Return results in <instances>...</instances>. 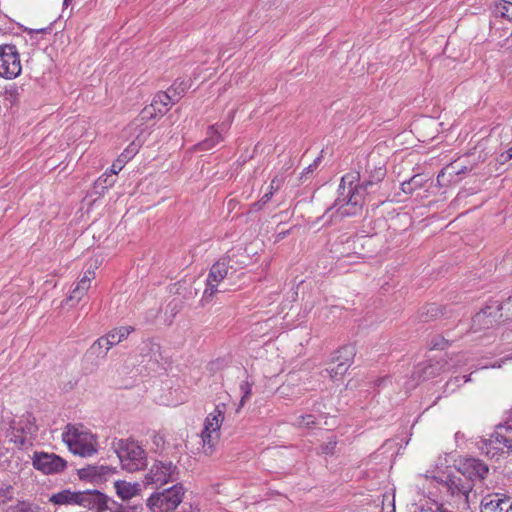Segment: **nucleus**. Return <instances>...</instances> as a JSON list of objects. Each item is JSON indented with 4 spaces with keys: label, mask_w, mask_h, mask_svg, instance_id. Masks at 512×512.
<instances>
[{
    "label": "nucleus",
    "mask_w": 512,
    "mask_h": 512,
    "mask_svg": "<svg viewBox=\"0 0 512 512\" xmlns=\"http://www.w3.org/2000/svg\"><path fill=\"white\" fill-rule=\"evenodd\" d=\"M112 348L111 345H109L108 340L105 338V336H102L98 338L87 350L86 356L88 358H91L95 361L96 364H98L99 361L104 360L108 351Z\"/></svg>",
    "instance_id": "23"
},
{
    "label": "nucleus",
    "mask_w": 512,
    "mask_h": 512,
    "mask_svg": "<svg viewBox=\"0 0 512 512\" xmlns=\"http://www.w3.org/2000/svg\"><path fill=\"white\" fill-rule=\"evenodd\" d=\"M234 118V111H230L227 116V120L223 121L219 125V129L211 126L207 132V138L200 144L202 150H208L213 148L216 144L223 140L222 132H226Z\"/></svg>",
    "instance_id": "20"
},
{
    "label": "nucleus",
    "mask_w": 512,
    "mask_h": 512,
    "mask_svg": "<svg viewBox=\"0 0 512 512\" xmlns=\"http://www.w3.org/2000/svg\"><path fill=\"white\" fill-rule=\"evenodd\" d=\"M62 438L69 450L75 455L89 457L97 452L95 435L82 425H67Z\"/></svg>",
    "instance_id": "3"
},
{
    "label": "nucleus",
    "mask_w": 512,
    "mask_h": 512,
    "mask_svg": "<svg viewBox=\"0 0 512 512\" xmlns=\"http://www.w3.org/2000/svg\"><path fill=\"white\" fill-rule=\"evenodd\" d=\"M38 507L28 501H18L8 508V512H37Z\"/></svg>",
    "instance_id": "33"
},
{
    "label": "nucleus",
    "mask_w": 512,
    "mask_h": 512,
    "mask_svg": "<svg viewBox=\"0 0 512 512\" xmlns=\"http://www.w3.org/2000/svg\"><path fill=\"white\" fill-rule=\"evenodd\" d=\"M272 196H273V192L272 191L265 192L258 204L260 206L265 205L267 202L270 201Z\"/></svg>",
    "instance_id": "45"
},
{
    "label": "nucleus",
    "mask_w": 512,
    "mask_h": 512,
    "mask_svg": "<svg viewBox=\"0 0 512 512\" xmlns=\"http://www.w3.org/2000/svg\"><path fill=\"white\" fill-rule=\"evenodd\" d=\"M500 300H489L484 308L477 312L472 318L471 330L478 332L488 329L503 319Z\"/></svg>",
    "instance_id": "9"
},
{
    "label": "nucleus",
    "mask_w": 512,
    "mask_h": 512,
    "mask_svg": "<svg viewBox=\"0 0 512 512\" xmlns=\"http://www.w3.org/2000/svg\"><path fill=\"white\" fill-rule=\"evenodd\" d=\"M501 312L504 313L503 320L512 319V294L505 300L500 301Z\"/></svg>",
    "instance_id": "37"
},
{
    "label": "nucleus",
    "mask_w": 512,
    "mask_h": 512,
    "mask_svg": "<svg viewBox=\"0 0 512 512\" xmlns=\"http://www.w3.org/2000/svg\"><path fill=\"white\" fill-rule=\"evenodd\" d=\"M335 445H336V442H329V444L326 445L325 448H323V452L326 454L332 453Z\"/></svg>",
    "instance_id": "47"
},
{
    "label": "nucleus",
    "mask_w": 512,
    "mask_h": 512,
    "mask_svg": "<svg viewBox=\"0 0 512 512\" xmlns=\"http://www.w3.org/2000/svg\"><path fill=\"white\" fill-rule=\"evenodd\" d=\"M229 266L228 261L221 259L214 263L210 268V272L207 277V286L204 290L202 300L208 302L211 300L213 295L218 292L219 283L228 275Z\"/></svg>",
    "instance_id": "12"
},
{
    "label": "nucleus",
    "mask_w": 512,
    "mask_h": 512,
    "mask_svg": "<svg viewBox=\"0 0 512 512\" xmlns=\"http://www.w3.org/2000/svg\"><path fill=\"white\" fill-rule=\"evenodd\" d=\"M136 153V147L131 146L127 148L119 157L116 159L112 166L111 172L112 175H117L125 166L126 162L132 157V155Z\"/></svg>",
    "instance_id": "28"
},
{
    "label": "nucleus",
    "mask_w": 512,
    "mask_h": 512,
    "mask_svg": "<svg viewBox=\"0 0 512 512\" xmlns=\"http://www.w3.org/2000/svg\"><path fill=\"white\" fill-rule=\"evenodd\" d=\"M275 190H276L275 186H273V185H270L269 188H268V191H272L273 193H274Z\"/></svg>",
    "instance_id": "53"
},
{
    "label": "nucleus",
    "mask_w": 512,
    "mask_h": 512,
    "mask_svg": "<svg viewBox=\"0 0 512 512\" xmlns=\"http://www.w3.org/2000/svg\"><path fill=\"white\" fill-rule=\"evenodd\" d=\"M439 461H440V462H439V464H437V468H438L440 471H442V467L444 466V463H443V461H442V459H441V458L439 459Z\"/></svg>",
    "instance_id": "50"
},
{
    "label": "nucleus",
    "mask_w": 512,
    "mask_h": 512,
    "mask_svg": "<svg viewBox=\"0 0 512 512\" xmlns=\"http://www.w3.org/2000/svg\"><path fill=\"white\" fill-rule=\"evenodd\" d=\"M468 361L469 357L466 353H459L454 357H451L450 360L446 361L444 364H440L439 362L436 364L429 363L423 367L420 378L426 380L435 377L441 371L464 367L468 365Z\"/></svg>",
    "instance_id": "15"
},
{
    "label": "nucleus",
    "mask_w": 512,
    "mask_h": 512,
    "mask_svg": "<svg viewBox=\"0 0 512 512\" xmlns=\"http://www.w3.org/2000/svg\"><path fill=\"white\" fill-rule=\"evenodd\" d=\"M113 486L120 503L132 504L134 499L142 495V484L139 482L119 479L114 481Z\"/></svg>",
    "instance_id": "18"
},
{
    "label": "nucleus",
    "mask_w": 512,
    "mask_h": 512,
    "mask_svg": "<svg viewBox=\"0 0 512 512\" xmlns=\"http://www.w3.org/2000/svg\"><path fill=\"white\" fill-rule=\"evenodd\" d=\"M493 13L496 17L512 20V2L501 0L495 4Z\"/></svg>",
    "instance_id": "31"
},
{
    "label": "nucleus",
    "mask_w": 512,
    "mask_h": 512,
    "mask_svg": "<svg viewBox=\"0 0 512 512\" xmlns=\"http://www.w3.org/2000/svg\"><path fill=\"white\" fill-rule=\"evenodd\" d=\"M112 447L124 470L136 472L146 466V451L138 442L132 439H116L113 441Z\"/></svg>",
    "instance_id": "2"
},
{
    "label": "nucleus",
    "mask_w": 512,
    "mask_h": 512,
    "mask_svg": "<svg viewBox=\"0 0 512 512\" xmlns=\"http://www.w3.org/2000/svg\"><path fill=\"white\" fill-rule=\"evenodd\" d=\"M462 380H463V382H468V381H470V377H465V376L464 377H460V376H457V377H455L453 379H450L447 382L446 386H447V388H451L450 389L451 391H454L455 387H459L460 386Z\"/></svg>",
    "instance_id": "40"
},
{
    "label": "nucleus",
    "mask_w": 512,
    "mask_h": 512,
    "mask_svg": "<svg viewBox=\"0 0 512 512\" xmlns=\"http://www.w3.org/2000/svg\"><path fill=\"white\" fill-rule=\"evenodd\" d=\"M388 379L387 378H382V379H379L378 380V385H381V384H384L385 382H387Z\"/></svg>",
    "instance_id": "52"
},
{
    "label": "nucleus",
    "mask_w": 512,
    "mask_h": 512,
    "mask_svg": "<svg viewBox=\"0 0 512 512\" xmlns=\"http://www.w3.org/2000/svg\"><path fill=\"white\" fill-rule=\"evenodd\" d=\"M281 183H282V179L275 177L274 179H272L270 185L275 186V189H279L281 186Z\"/></svg>",
    "instance_id": "48"
},
{
    "label": "nucleus",
    "mask_w": 512,
    "mask_h": 512,
    "mask_svg": "<svg viewBox=\"0 0 512 512\" xmlns=\"http://www.w3.org/2000/svg\"><path fill=\"white\" fill-rule=\"evenodd\" d=\"M225 405H217L210 412L204 421V428L201 432V443L203 453L207 456L212 455L220 439V428L224 421Z\"/></svg>",
    "instance_id": "5"
},
{
    "label": "nucleus",
    "mask_w": 512,
    "mask_h": 512,
    "mask_svg": "<svg viewBox=\"0 0 512 512\" xmlns=\"http://www.w3.org/2000/svg\"><path fill=\"white\" fill-rule=\"evenodd\" d=\"M174 103L175 101L172 94L167 91L159 92L153 97L151 104L142 110V119H151L158 115L162 116Z\"/></svg>",
    "instance_id": "16"
},
{
    "label": "nucleus",
    "mask_w": 512,
    "mask_h": 512,
    "mask_svg": "<svg viewBox=\"0 0 512 512\" xmlns=\"http://www.w3.org/2000/svg\"><path fill=\"white\" fill-rule=\"evenodd\" d=\"M425 179L421 175H414L409 180L401 183V190L406 194H412L414 191L422 188Z\"/></svg>",
    "instance_id": "30"
},
{
    "label": "nucleus",
    "mask_w": 512,
    "mask_h": 512,
    "mask_svg": "<svg viewBox=\"0 0 512 512\" xmlns=\"http://www.w3.org/2000/svg\"><path fill=\"white\" fill-rule=\"evenodd\" d=\"M479 449L490 458H498L512 450V437L498 424L489 438L480 441Z\"/></svg>",
    "instance_id": "8"
},
{
    "label": "nucleus",
    "mask_w": 512,
    "mask_h": 512,
    "mask_svg": "<svg viewBox=\"0 0 512 512\" xmlns=\"http://www.w3.org/2000/svg\"><path fill=\"white\" fill-rule=\"evenodd\" d=\"M79 491L63 489L49 497V502L54 505H78Z\"/></svg>",
    "instance_id": "25"
},
{
    "label": "nucleus",
    "mask_w": 512,
    "mask_h": 512,
    "mask_svg": "<svg viewBox=\"0 0 512 512\" xmlns=\"http://www.w3.org/2000/svg\"><path fill=\"white\" fill-rule=\"evenodd\" d=\"M467 171V167L466 166H462L460 168H458L456 165H449L447 167H445L437 176V180L438 182H441L442 178L445 176V174H449L450 176H453V175H460L462 173H465Z\"/></svg>",
    "instance_id": "34"
},
{
    "label": "nucleus",
    "mask_w": 512,
    "mask_h": 512,
    "mask_svg": "<svg viewBox=\"0 0 512 512\" xmlns=\"http://www.w3.org/2000/svg\"><path fill=\"white\" fill-rule=\"evenodd\" d=\"M94 278L95 271L90 269L87 270L71 290L70 295L67 298V302H72V305L78 303L91 287V281Z\"/></svg>",
    "instance_id": "22"
},
{
    "label": "nucleus",
    "mask_w": 512,
    "mask_h": 512,
    "mask_svg": "<svg viewBox=\"0 0 512 512\" xmlns=\"http://www.w3.org/2000/svg\"><path fill=\"white\" fill-rule=\"evenodd\" d=\"M481 512H512V497L495 494L484 498Z\"/></svg>",
    "instance_id": "19"
},
{
    "label": "nucleus",
    "mask_w": 512,
    "mask_h": 512,
    "mask_svg": "<svg viewBox=\"0 0 512 512\" xmlns=\"http://www.w3.org/2000/svg\"><path fill=\"white\" fill-rule=\"evenodd\" d=\"M499 425L507 430V433L512 437V410L509 412L504 423H500Z\"/></svg>",
    "instance_id": "41"
},
{
    "label": "nucleus",
    "mask_w": 512,
    "mask_h": 512,
    "mask_svg": "<svg viewBox=\"0 0 512 512\" xmlns=\"http://www.w3.org/2000/svg\"><path fill=\"white\" fill-rule=\"evenodd\" d=\"M132 331H134L132 326H122L108 332L105 338L108 340L109 345L113 347L126 339Z\"/></svg>",
    "instance_id": "27"
},
{
    "label": "nucleus",
    "mask_w": 512,
    "mask_h": 512,
    "mask_svg": "<svg viewBox=\"0 0 512 512\" xmlns=\"http://www.w3.org/2000/svg\"><path fill=\"white\" fill-rule=\"evenodd\" d=\"M412 512H436V511L433 508V505L426 503V504H421V505H415L414 510Z\"/></svg>",
    "instance_id": "42"
},
{
    "label": "nucleus",
    "mask_w": 512,
    "mask_h": 512,
    "mask_svg": "<svg viewBox=\"0 0 512 512\" xmlns=\"http://www.w3.org/2000/svg\"><path fill=\"white\" fill-rule=\"evenodd\" d=\"M117 469L108 465H89L79 470V477L88 480L96 485H100L111 478Z\"/></svg>",
    "instance_id": "17"
},
{
    "label": "nucleus",
    "mask_w": 512,
    "mask_h": 512,
    "mask_svg": "<svg viewBox=\"0 0 512 512\" xmlns=\"http://www.w3.org/2000/svg\"><path fill=\"white\" fill-rule=\"evenodd\" d=\"M6 436L8 437L9 441L14 443L20 448H27L28 446H31L28 443L27 436L22 435L16 429L11 428V425H9V429L7 431Z\"/></svg>",
    "instance_id": "32"
},
{
    "label": "nucleus",
    "mask_w": 512,
    "mask_h": 512,
    "mask_svg": "<svg viewBox=\"0 0 512 512\" xmlns=\"http://www.w3.org/2000/svg\"><path fill=\"white\" fill-rule=\"evenodd\" d=\"M252 387L253 383L249 381H244L240 384V391L242 393L241 400H240V407H242L245 402L250 398L252 395Z\"/></svg>",
    "instance_id": "36"
},
{
    "label": "nucleus",
    "mask_w": 512,
    "mask_h": 512,
    "mask_svg": "<svg viewBox=\"0 0 512 512\" xmlns=\"http://www.w3.org/2000/svg\"><path fill=\"white\" fill-rule=\"evenodd\" d=\"M417 480L419 482L429 481L431 484L436 482L443 489H446L448 492L455 496L468 497V494L473 488V480L468 478L465 473L460 472L453 475H447L445 479L444 476L440 475H419Z\"/></svg>",
    "instance_id": "6"
},
{
    "label": "nucleus",
    "mask_w": 512,
    "mask_h": 512,
    "mask_svg": "<svg viewBox=\"0 0 512 512\" xmlns=\"http://www.w3.org/2000/svg\"><path fill=\"white\" fill-rule=\"evenodd\" d=\"M275 190H276L275 186H273V185H270L269 188H268V191H272L273 193H274Z\"/></svg>",
    "instance_id": "54"
},
{
    "label": "nucleus",
    "mask_w": 512,
    "mask_h": 512,
    "mask_svg": "<svg viewBox=\"0 0 512 512\" xmlns=\"http://www.w3.org/2000/svg\"><path fill=\"white\" fill-rule=\"evenodd\" d=\"M10 425L11 428L16 429V431L22 435L27 436L28 443L32 445V439L37 432L35 418L32 414L26 413L22 415L18 420L11 421Z\"/></svg>",
    "instance_id": "21"
},
{
    "label": "nucleus",
    "mask_w": 512,
    "mask_h": 512,
    "mask_svg": "<svg viewBox=\"0 0 512 512\" xmlns=\"http://www.w3.org/2000/svg\"><path fill=\"white\" fill-rule=\"evenodd\" d=\"M319 162H320V157L316 158L314 163L308 166L307 170L309 172L313 171V169H315L318 166Z\"/></svg>",
    "instance_id": "49"
},
{
    "label": "nucleus",
    "mask_w": 512,
    "mask_h": 512,
    "mask_svg": "<svg viewBox=\"0 0 512 512\" xmlns=\"http://www.w3.org/2000/svg\"><path fill=\"white\" fill-rule=\"evenodd\" d=\"M22 70L19 53L14 45L0 46V76L14 79Z\"/></svg>",
    "instance_id": "10"
},
{
    "label": "nucleus",
    "mask_w": 512,
    "mask_h": 512,
    "mask_svg": "<svg viewBox=\"0 0 512 512\" xmlns=\"http://www.w3.org/2000/svg\"><path fill=\"white\" fill-rule=\"evenodd\" d=\"M378 174L379 176L375 181L369 180L363 184L355 185L354 183L358 181V174L350 173L344 175L339 185L338 197L329 211L335 210V213L340 217L359 215L365 203L368 187L379 182L384 175L381 169L378 171Z\"/></svg>",
    "instance_id": "1"
},
{
    "label": "nucleus",
    "mask_w": 512,
    "mask_h": 512,
    "mask_svg": "<svg viewBox=\"0 0 512 512\" xmlns=\"http://www.w3.org/2000/svg\"><path fill=\"white\" fill-rule=\"evenodd\" d=\"M32 465L43 474H56L64 471L67 462L54 453L35 452L32 457Z\"/></svg>",
    "instance_id": "11"
},
{
    "label": "nucleus",
    "mask_w": 512,
    "mask_h": 512,
    "mask_svg": "<svg viewBox=\"0 0 512 512\" xmlns=\"http://www.w3.org/2000/svg\"><path fill=\"white\" fill-rule=\"evenodd\" d=\"M296 425L299 427H312L315 425V417L313 415H301L297 418Z\"/></svg>",
    "instance_id": "39"
},
{
    "label": "nucleus",
    "mask_w": 512,
    "mask_h": 512,
    "mask_svg": "<svg viewBox=\"0 0 512 512\" xmlns=\"http://www.w3.org/2000/svg\"><path fill=\"white\" fill-rule=\"evenodd\" d=\"M465 474L467 473V477L473 480L477 478L478 480H483L488 473V466L478 459H469L464 464Z\"/></svg>",
    "instance_id": "24"
},
{
    "label": "nucleus",
    "mask_w": 512,
    "mask_h": 512,
    "mask_svg": "<svg viewBox=\"0 0 512 512\" xmlns=\"http://www.w3.org/2000/svg\"><path fill=\"white\" fill-rule=\"evenodd\" d=\"M447 345H448V341L440 335L433 337L430 341L431 349L443 350L444 348L447 347Z\"/></svg>",
    "instance_id": "38"
},
{
    "label": "nucleus",
    "mask_w": 512,
    "mask_h": 512,
    "mask_svg": "<svg viewBox=\"0 0 512 512\" xmlns=\"http://www.w3.org/2000/svg\"><path fill=\"white\" fill-rule=\"evenodd\" d=\"M510 159H512V146L506 152L500 154L499 161L504 163Z\"/></svg>",
    "instance_id": "44"
},
{
    "label": "nucleus",
    "mask_w": 512,
    "mask_h": 512,
    "mask_svg": "<svg viewBox=\"0 0 512 512\" xmlns=\"http://www.w3.org/2000/svg\"><path fill=\"white\" fill-rule=\"evenodd\" d=\"M177 466L168 460H155L144 475V485L160 488L178 480Z\"/></svg>",
    "instance_id": "7"
},
{
    "label": "nucleus",
    "mask_w": 512,
    "mask_h": 512,
    "mask_svg": "<svg viewBox=\"0 0 512 512\" xmlns=\"http://www.w3.org/2000/svg\"><path fill=\"white\" fill-rule=\"evenodd\" d=\"M422 492H423V493H428V494H431V493H432V492H431V490H430L429 488H426L425 486H423V488H422Z\"/></svg>",
    "instance_id": "51"
},
{
    "label": "nucleus",
    "mask_w": 512,
    "mask_h": 512,
    "mask_svg": "<svg viewBox=\"0 0 512 512\" xmlns=\"http://www.w3.org/2000/svg\"><path fill=\"white\" fill-rule=\"evenodd\" d=\"M115 175H112L111 170L109 172H105L100 178V181H103L108 186H111L114 183V177Z\"/></svg>",
    "instance_id": "43"
},
{
    "label": "nucleus",
    "mask_w": 512,
    "mask_h": 512,
    "mask_svg": "<svg viewBox=\"0 0 512 512\" xmlns=\"http://www.w3.org/2000/svg\"><path fill=\"white\" fill-rule=\"evenodd\" d=\"M152 441L156 445L157 448L160 447V445H162L164 443V440H163L162 436H160V435H154Z\"/></svg>",
    "instance_id": "46"
},
{
    "label": "nucleus",
    "mask_w": 512,
    "mask_h": 512,
    "mask_svg": "<svg viewBox=\"0 0 512 512\" xmlns=\"http://www.w3.org/2000/svg\"><path fill=\"white\" fill-rule=\"evenodd\" d=\"M107 511H109V512H142L143 511V503L141 500H139V501L134 500V502L132 504H125V503H120V502L112 499Z\"/></svg>",
    "instance_id": "26"
},
{
    "label": "nucleus",
    "mask_w": 512,
    "mask_h": 512,
    "mask_svg": "<svg viewBox=\"0 0 512 512\" xmlns=\"http://www.w3.org/2000/svg\"><path fill=\"white\" fill-rule=\"evenodd\" d=\"M112 498L98 490L79 491L78 506L94 512H105Z\"/></svg>",
    "instance_id": "14"
},
{
    "label": "nucleus",
    "mask_w": 512,
    "mask_h": 512,
    "mask_svg": "<svg viewBox=\"0 0 512 512\" xmlns=\"http://www.w3.org/2000/svg\"><path fill=\"white\" fill-rule=\"evenodd\" d=\"M185 489L177 483L169 488L153 492L145 501L149 512H171L183 501Z\"/></svg>",
    "instance_id": "4"
},
{
    "label": "nucleus",
    "mask_w": 512,
    "mask_h": 512,
    "mask_svg": "<svg viewBox=\"0 0 512 512\" xmlns=\"http://www.w3.org/2000/svg\"><path fill=\"white\" fill-rule=\"evenodd\" d=\"M70 0H64V5H68Z\"/></svg>",
    "instance_id": "57"
},
{
    "label": "nucleus",
    "mask_w": 512,
    "mask_h": 512,
    "mask_svg": "<svg viewBox=\"0 0 512 512\" xmlns=\"http://www.w3.org/2000/svg\"><path fill=\"white\" fill-rule=\"evenodd\" d=\"M13 498V487L10 484H0V505L7 503Z\"/></svg>",
    "instance_id": "35"
},
{
    "label": "nucleus",
    "mask_w": 512,
    "mask_h": 512,
    "mask_svg": "<svg viewBox=\"0 0 512 512\" xmlns=\"http://www.w3.org/2000/svg\"><path fill=\"white\" fill-rule=\"evenodd\" d=\"M355 354L356 350L353 345H345L337 350L333 358L337 364L326 369L330 378L335 380L342 377L353 363Z\"/></svg>",
    "instance_id": "13"
},
{
    "label": "nucleus",
    "mask_w": 512,
    "mask_h": 512,
    "mask_svg": "<svg viewBox=\"0 0 512 512\" xmlns=\"http://www.w3.org/2000/svg\"><path fill=\"white\" fill-rule=\"evenodd\" d=\"M491 367H492V368H496V367H497V368H500V367H501V364H500V363H497V364L495 363V364L491 365Z\"/></svg>",
    "instance_id": "55"
},
{
    "label": "nucleus",
    "mask_w": 512,
    "mask_h": 512,
    "mask_svg": "<svg viewBox=\"0 0 512 512\" xmlns=\"http://www.w3.org/2000/svg\"><path fill=\"white\" fill-rule=\"evenodd\" d=\"M434 310H435L434 305H431V306H430V309H429L428 311H434Z\"/></svg>",
    "instance_id": "56"
},
{
    "label": "nucleus",
    "mask_w": 512,
    "mask_h": 512,
    "mask_svg": "<svg viewBox=\"0 0 512 512\" xmlns=\"http://www.w3.org/2000/svg\"><path fill=\"white\" fill-rule=\"evenodd\" d=\"M191 87L190 80L177 79L172 86L167 90L168 93L172 94L174 101H178L182 95Z\"/></svg>",
    "instance_id": "29"
}]
</instances>
